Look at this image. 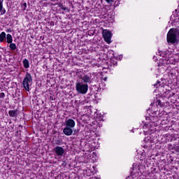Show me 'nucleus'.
<instances>
[{
	"label": "nucleus",
	"mask_w": 179,
	"mask_h": 179,
	"mask_svg": "<svg viewBox=\"0 0 179 179\" xmlns=\"http://www.w3.org/2000/svg\"><path fill=\"white\" fill-rule=\"evenodd\" d=\"M157 105L154 106H152L151 108L148 110V113H151L152 116L147 117V122H145L143 126V129L145 135H152L153 132H156V127L159 125V123H157V122H153V120H155V117L157 115V113H159L157 106H159V107H163V104H162V101L160 100H157ZM149 120H150V122Z\"/></svg>",
	"instance_id": "nucleus-1"
},
{
	"label": "nucleus",
	"mask_w": 179,
	"mask_h": 179,
	"mask_svg": "<svg viewBox=\"0 0 179 179\" xmlns=\"http://www.w3.org/2000/svg\"><path fill=\"white\" fill-rule=\"evenodd\" d=\"M150 160V157L149 156H145V155H142L140 159L139 162L134 163L132 167L131 168L130 176H128L126 179H143L141 178V176L143 173H145V166Z\"/></svg>",
	"instance_id": "nucleus-2"
},
{
	"label": "nucleus",
	"mask_w": 179,
	"mask_h": 179,
	"mask_svg": "<svg viewBox=\"0 0 179 179\" xmlns=\"http://www.w3.org/2000/svg\"><path fill=\"white\" fill-rule=\"evenodd\" d=\"M158 54L159 57H162V58H159V62L164 66L166 65H169V64H171L172 65L176 64V58L173 57V54H171V52H167L166 53H160V52H159Z\"/></svg>",
	"instance_id": "nucleus-3"
},
{
	"label": "nucleus",
	"mask_w": 179,
	"mask_h": 179,
	"mask_svg": "<svg viewBox=\"0 0 179 179\" xmlns=\"http://www.w3.org/2000/svg\"><path fill=\"white\" fill-rule=\"evenodd\" d=\"M179 31L176 29H171L166 36V41L168 44H177L178 43Z\"/></svg>",
	"instance_id": "nucleus-4"
},
{
	"label": "nucleus",
	"mask_w": 179,
	"mask_h": 179,
	"mask_svg": "<svg viewBox=\"0 0 179 179\" xmlns=\"http://www.w3.org/2000/svg\"><path fill=\"white\" fill-rule=\"evenodd\" d=\"M76 90L79 94H86L89 90V85L83 81H77L76 83Z\"/></svg>",
	"instance_id": "nucleus-5"
},
{
	"label": "nucleus",
	"mask_w": 179,
	"mask_h": 179,
	"mask_svg": "<svg viewBox=\"0 0 179 179\" xmlns=\"http://www.w3.org/2000/svg\"><path fill=\"white\" fill-rule=\"evenodd\" d=\"M33 83V77H31V74L30 73L27 72L25 77L22 81V86L27 92H30V86Z\"/></svg>",
	"instance_id": "nucleus-6"
},
{
	"label": "nucleus",
	"mask_w": 179,
	"mask_h": 179,
	"mask_svg": "<svg viewBox=\"0 0 179 179\" xmlns=\"http://www.w3.org/2000/svg\"><path fill=\"white\" fill-rule=\"evenodd\" d=\"M102 34L106 43H107V44H110L111 37H113V34L111 31L105 29L103 31Z\"/></svg>",
	"instance_id": "nucleus-7"
},
{
	"label": "nucleus",
	"mask_w": 179,
	"mask_h": 179,
	"mask_svg": "<svg viewBox=\"0 0 179 179\" xmlns=\"http://www.w3.org/2000/svg\"><path fill=\"white\" fill-rule=\"evenodd\" d=\"M145 148H152V143H155V138L152 136H148L144 139Z\"/></svg>",
	"instance_id": "nucleus-8"
},
{
	"label": "nucleus",
	"mask_w": 179,
	"mask_h": 179,
	"mask_svg": "<svg viewBox=\"0 0 179 179\" xmlns=\"http://www.w3.org/2000/svg\"><path fill=\"white\" fill-rule=\"evenodd\" d=\"M81 82H83V83H86L87 85V83H92L93 82V78H92V74L84 75L81 78Z\"/></svg>",
	"instance_id": "nucleus-9"
},
{
	"label": "nucleus",
	"mask_w": 179,
	"mask_h": 179,
	"mask_svg": "<svg viewBox=\"0 0 179 179\" xmlns=\"http://www.w3.org/2000/svg\"><path fill=\"white\" fill-rule=\"evenodd\" d=\"M54 152L55 153L56 156H64V154L65 153V150H64V148L60 146H57L54 148Z\"/></svg>",
	"instance_id": "nucleus-10"
},
{
	"label": "nucleus",
	"mask_w": 179,
	"mask_h": 179,
	"mask_svg": "<svg viewBox=\"0 0 179 179\" xmlns=\"http://www.w3.org/2000/svg\"><path fill=\"white\" fill-rule=\"evenodd\" d=\"M66 127L69 128H75V125H76V123L75 122V120L72 119H68L67 120L65 121L64 122Z\"/></svg>",
	"instance_id": "nucleus-11"
},
{
	"label": "nucleus",
	"mask_w": 179,
	"mask_h": 179,
	"mask_svg": "<svg viewBox=\"0 0 179 179\" xmlns=\"http://www.w3.org/2000/svg\"><path fill=\"white\" fill-rule=\"evenodd\" d=\"M73 129L72 127H68L66 126V127L63 129V134L66 135V136H71L73 134Z\"/></svg>",
	"instance_id": "nucleus-12"
},
{
	"label": "nucleus",
	"mask_w": 179,
	"mask_h": 179,
	"mask_svg": "<svg viewBox=\"0 0 179 179\" xmlns=\"http://www.w3.org/2000/svg\"><path fill=\"white\" fill-rule=\"evenodd\" d=\"M0 13L1 15H5L6 13V10L3 8V2L0 0Z\"/></svg>",
	"instance_id": "nucleus-13"
},
{
	"label": "nucleus",
	"mask_w": 179,
	"mask_h": 179,
	"mask_svg": "<svg viewBox=\"0 0 179 179\" xmlns=\"http://www.w3.org/2000/svg\"><path fill=\"white\" fill-rule=\"evenodd\" d=\"M162 97H164L165 99H170L171 97V91H165L162 94Z\"/></svg>",
	"instance_id": "nucleus-14"
},
{
	"label": "nucleus",
	"mask_w": 179,
	"mask_h": 179,
	"mask_svg": "<svg viewBox=\"0 0 179 179\" xmlns=\"http://www.w3.org/2000/svg\"><path fill=\"white\" fill-rule=\"evenodd\" d=\"M6 37L8 44H12L13 43V38L10 34H8Z\"/></svg>",
	"instance_id": "nucleus-15"
},
{
	"label": "nucleus",
	"mask_w": 179,
	"mask_h": 179,
	"mask_svg": "<svg viewBox=\"0 0 179 179\" xmlns=\"http://www.w3.org/2000/svg\"><path fill=\"white\" fill-rule=\"evenodd\" d=\"M164 115V111L162 110L160 111L158 110L157 114L156 115V116H155L154 120H158L157 118H162V117H163Z\"/></svg>",
	"instance_id": "nucleus-16"
},
{
	"label": "nucleus",
	"mask_w": 179,
	"mask_h": 179,
	"mask_svg": "<svg viewBox=\"0 0 179 179\" xmlns=\"http://www.w3.org/2000/svg\"><path fill=\"white\" fill-rule=\"evenodd\" d=\"M5 38H6V33L3 31L0 34V43H3V41H5Z\"/></svg>",
	"instance_id": "nucleus-17"
},
{
	"label": "nucleus",
	"mask_w": 179,
	"mask_h": 179,
	"mask_svg": "<svg viewBox=\"0 0 179 179\" xmlns=\"http://www.w3.org/2000/svg\"><path fill=\"white\" fill-rule=\"evenodd\" d=\"M24 68L26 69L30 68V64L29 63V60L27 59H24L22 62Z\"/></svg>",
	"instance_id": "nucleus-18"
},
{
	"label": "nucleus",
	"mask_w": 179,
	"mask_h": 179,
	"mask_svg": "<svg viewBox=\"0 0 179 179\" xmlns=\"http://www.w3.org/2000/svg\"><path fill=\"white\" fill-rule=\"evenodd\" d=\"M8 115L10 117H17V110H9Z\"/></svg>",
	"instance_id": "nucleus-19"
},
{
	"label": "nucleus",
	"mask_w": 179,
	"mask_h": 179,
	"mask_svg": "<svg viewBox=\"0 0 179 179\" xmlns=\"http://www.w3.org/2000/svg\"><path fill=\"white\" fill-rule=\"evenodd\" d=\"M11 51H15V50H16L17 47H16V43H13L11 42V43H10L9 45Z\"/></svg>",
	"instance_id": "nucleus-20"
},
{
	"label": "nucleus",
	"mask_w": 179,
	"mask_h": 179,
	"mask_svg": "<svg viewBox=\"0 0 179 179\" xmlns=\"http://www.w3.org/2000/svg\"><path fill=\"white\" fill-rule=\"evenodd\" d=\"M5 97V93L1 92L0 93V99H3Z\"/></svg>",
	"instance_id": "nucleus-21"
},
{
	"label": "nucleus",
	"mask_w": 179,
	"mask_h": 179,
	"mask_svg": "<svg viewBox=\"0 0 179 179\" xmlns=\"http://www.w3.org/2000/svg\"><path fill=\"white\" fill-rule=\"evenodd\" d=\"M107 3H113L114 2V0H106Z\"/></svg>",
	"instance_id": "nucleus-22"
},
{
	"label": "nucleus",
	"mask_w": 179,
	"mask_h": 179,
	"mask_svg": "<svg viewBox=\"0 0 179 179\" xmlns=\"http://www.w3.org/2000/svg\"><path fill=\"white\" fill-rule=\"evenodd\" d=\"M6 33H12V29H8L6 30Z\"/></svg>",
	"instance_id": "nucleus-23"
},
{
	"label": "nucleus",
	"mask_w": 179,
	"mask_h": 179,
	"mask_svg": "<svg viewBox=\"0 0 179 179\" xmlns=\"http://www.w3.org/2000/svg\"><path fill=\"white\" fill-rule=\"evenodd\" d=\"M23 6L24 7V10H25L26 8H27V3H23Z\"/></svg>",
	"instance_id": "nucleus-24"
},
{
	"label": "nucleus",
	"mask_w": 179,
	"mask_h": 179,
	"mask_svg": "<svg viewBox=\"0 0 179 179\" xmlns=\"http://www.w3.org/2000/svg\"><path fill=\"white\" fill-rule=\"evenodd\" d=\"M62 166H63V167H65V166H66V162H64Z\"/></svg>",
	"instance_id": "nucleus-25"
},
{
	"label": "nucleus",
	"mask_w": 179,
	"mask_h": 179,
	"mask_svg": "<svg viewBox=\"0 0 179 179\" xmlns=\"http://www.w3.org/2000/svg\"><path fill=\"white\" fill-rule=\"evenodd\" d=\"M62 9H63V10H68V8H66V7H64Z\"/></svg>",
	"instance_id": "nucleus-26"
},
{
	"label": "nucleus",
	"mask_w": 179,
	"mask_h": 179,
	"mask_svg": "<svg viewBox=\"0 0 179 179\" xmlns=\"http://www.w3.org/2000/svg\"><path fill=\"white\" fill-rule=\"evenodd\" d=\"M153 59H154L155 61H157V58H156V57H153Z\"/></svg>",
	"instance_id": "nucleus-27"
},
{
	"label": "nucleus",
	"mask_w": 179,
	"mask_h": 179,
	"mask_svg": "<svg viewBox=\"0 0 179 179\" xmlns=\"http://www.w3.org/2000/svg\"><path fill=\"white\" fill-rule=\"evenodd\" d=\"M154 86H155V87H156V86H157V84H155Z\"/></svg>",
	"instance_id": "nucleus-28"
},
{
	"label": "nucleus",
	"mask_w": 179,
	"mask_h": 179,
	"mask_svg": "<svg viewBox=\"0 0 179 179\" xmlns=\"http://www.w3.org/2000/svg\"><path fill=\"white\" fill-rule=\"evenodd\" d=\"M106 79H107V78H104V80H106Z\"/></svg>",
	"instance_id": "nucleus-29"
}]
</instances>
